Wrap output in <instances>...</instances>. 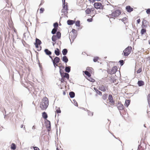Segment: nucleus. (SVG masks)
<instances>
[{
	"mask_svg": "<svg viewBox=\"0 0 150 150\" xmlns=\"http://www.w3.org/2000/svg\"><path fill=\"white\" fill-rule=\"evenodd\" d=\"M108 97V94H105L103 95L102 96V98L104 100H105Z\"/></svg>",
	"mask_w": 150,
	"mask_h": 150,
	"instance_id": "nucleus-37",
	"label": "nucleus"
},
{
	"mask_svg": "<svg viewBox=\"0 0 150 150\" xmlns=\"http://www.w3.org/2000/svg\"><path fill=\"white\" fill-rule=\"evenodd\" d=\"M60 79V81L61 83H63L64 82H66V83H67V81H65L66 80L65 78H64L63 77V78L62 77Z\"/></svg>",
	"mask_w": 150,
	"mask_h": 150,
	"instance_id": "nucleus-39",
	"label": "nucleus"
},
{
	"mask_svg": "<svg viewBox=\"0 0 150 150\" xmlns=\"http://www.w3.org/2000/svg\"><path fill=\"white\" fill-rule=\"evenodd\" d=\"M73 101L74 103V105L76 107H78V104L77 103L76 100L75 99H74L73 100Z\"/></svg>",
	"mask_w": 150,
	"mask_h": 150,
	"instance_id": "nucleus-48",
	"label": "nucleus"
},
{
	"mask_svg": "<svg viewBox=\"0 0 150 150\" xmlns=\"http://www.w3.org/2000/svg\"><path fill=\"white\" fill-rule=\"evenodd\" d=\"M146 30L145 28H142V29L141 32L142 34H143L144 33H146Z\"/></svg>",
	"mask_w": 150,
	"mask_h": 150,
	"instance_id": "nucleus-44",
	"label": "nucleus"
},
{
	"mask_svg": "<svg viewBox=\"0 0 150 150\" xmlns=\"http://www.w3.org/2000/svg\"><path fill=\"white\" fill-rule=\"evenodd\" d=\"M93 5L94 8L97 9H103L104 7L100 3H95Z\"/></svg>",
	"mask_w": 150,
	"mask_h": 150,
	"instance_id": "nucleus-7",
	"label": "nucleus"
},
{
	"mask_svg": "<svg viewBox=\"0 0 150 150\" xmlns=\"http://www.w3.org/2000/svg\"><path fill=\"white\" fill-rule=\"evenodd\" d=\"M35 45V47L36 48H38L39 47V45H38L37 44H34Z\"/></svg>",
	"mask_w": 150,
	"mask_h": 150,
	"instance_id": "nucleus-64",
	"label": "nucleus"
},
{
	"mask_svg": "<svg viewBox=\"0 0 150 150\" xmlns=\"http://www.w3.org/2000/svg\"><path fill=\"white\" fill-rule=\"evenodd\" d=\"M53 26L54 28L52 29L51 33L53 34H55L57 31L58 27V23L56 22L54 23Z\"/></svg>",
	"mask_w": 150,
	"mask_h": 150,
	"instance_id": "nucleus-8",
	"label": "nucleus"
},
{
	"mask_svg": "<svg viewBox=\"0 0 150 150\" xmlns=\"http://www.w3.org/2000/svg\"><path fill=\"white\" fill-rule=\"evenodd\" d=\"M121 13V11L120 10L117 9L112 12L111 14L108 15L107 16L109 18L115 19L116 18L118 17Z\"/></svg>",
	"mask_w": 150,
	"mask_h": 150,
	"instance_id": "nucleus-2",
	"label": "nucleus"
},
{
	"mask_svg": "<svg viewBox=\"0 0 150 150\" xmlns=\"http://www.w3.org/2000/svg\"><path fill=\"white\" fill-rule=\"evenodd\" d=\"M146 13L148 14H150V8L148 9L146 11Z\"/></svg>",
	"mask_w": 150,
	"mask_h": 150,
	"instance_id": "nucleus-56",
	"label": "nucleus"
},
{
	"mask_svg": "<svg viewBox=\"0 0 150 150\" xmlns=\"http://www.w3.org/2000/svg\"><path fill=\"white\" fill-rule=\"evenodd\" d=\"M93 89L95 91H96V93H97V94L99 95L100 96L102 95V92L100 91H99L97 88L94 87L93 88Z\"/></svg>",
	"mask_w": 150,
	"mask_h": 150,
	"instance_id": "nucleus-26",
	"label": "nucleus"
},
{
	"mask_svg": "<svg viewBox=\"0 0 150 150\" xmlns=\"http://www.w3.org/2000/svg\"><path fill=\"white\" fill-rule=\"evenodd\" d=\"M126 9L128 12H131L133 11V9L129 6H127L126 7Z\"/></svg>",
	"mask_w": 150,
	"mask_h": 150,
	"instance_id": "nucleus-15",
	"label": "nucleus"
},
{
	"mask_svg": "<svg viewBox=\"0 0 150 150\" xmlns=\"http://www.w3.org/2000/svg\"><path fill=\"white\" fill-rule=\"evenodd\" d=\"M99 59V57H95L93 59V61L95 62H96Z\"/></svg>",
	"mask_w": 150,
	"mask_h": 150,
	"instance_id": "nucleus-41",
	"label": "nucleus"
},
{
	"mask_svg": "<svg viewBox=\"0 0 150 150\" xmlns=\"http://www.w3.org/2000/svg\"><path fill=\"white\" fill-rule=\"evenodd\" d=\"M68 7V4L67 3L62 4V12L64 13L65 16H67V14Z\"/></svg>",
	"mask_w": 150,
	"mask_h": 150,
	"instance_id": "nucleus-4",
	"label": "nucleus"
},
{
	"mask_svg": "<svg viewBox=\"0 0 150 150\" xmlns=\"http://www.w3.org/2000/svg\"><path fill=\"white\" fill-rule=\"evenodd\" d=\"M42 116L44 119L47 120V118L48 117V115L46 112H44L42 113Z\"/></svg>",
	"mask_w": 150,
	"mask_h": 150,
	"instance_id": "nucleus-19",
	"label": "nucleus"
},
{
	"mask_svg": "<svg viewBox=\"0 0 150 150\" xmlns=\"http://www.w3.org/2000/svg\"><path fill=\"white\" fill-rule=\"evenodd\" d=\"M75 23V21L73 20H69L67 21V23L69 25H72Z\"/></svg>",
	"mask_w": 150,
	"mask_h": 150,
	"instance_id": "nucleus-31",
	"label": "nucleus"
},
{
	"mask_svg": "<svg viewBox=\"0 0 150 150\" xmlns=\"http://www.w3.org/2000/svg\"><path fill=\"white\" fill-rule=\"evenodd\" d=\"M59 73L60 75L61 76V77H63L64 78H67V79L69 80V81L70 82V80L69 79V75L68 73H65L64 72V71L62 70L61 69V67H59Z\"/></svg>",
	"mask_w": 150,
	"mask_h": 150,
	"instance_id": "nucleus-3",
	"label": "nucleus"
},
{
	"mask_svg": "<svg viewBox=\"0 0 150 150\" xmlns=\"http://www.w3.org/2000/svg\"><path fill=\"white\" fill-rule=\"evenodd\" d=\"M116 106L119 110L120 114H121V112L120 111L124 109L125 107L122 104L120 101H118Z\"/></svg>",
	"mask_w": 150,
	"mask_h": 150,
	"instance_id": "nucleus-6",
	"label": "nucleus"
},
{
	"mask_svg": "<svg viewBox=\"0 0 150 150\" xmlns=\"http://www.w3.org/2000/svg\"><path fill=\"white\" fill-rule=\"evenodd\" d=\"M119 20H121L125 24L126 23L128 22V19L126 17H124L122 19H120Z\"/></svg>",
	"mask_w": 150,
	"mask_h": 150,
	"instance_id": "nucleus-18",
	"label": "nucleus"
},
{
	"mask_svg": "<svg viewBox=\"0 0 150 150\" xmlns=\"http://www.w3.org/2000/svg\"><path fill=\"white\" fill-rule=\"evenodd\" d=\"M21 42H22V44H23V45L24 46L25 45V43H26L25 41L23 40H22Z\"/></svg>",
	"mask_w": 150,
	"mask_h": 150,
	"instance_id": "nucleus-61",
	"label": "nucleus"
},
{
	"mask_svg": "<svg viewBox=\"0 0 150 150\" xmlns=\"http://www.w3.org/2000/svg\"><path fill=\"white\" fill-rule=\"evenodd\" d=\"M117 101H116L115 102V101L113 100H112V102H110V103H111L110 104L111 105L116 106L117 104Z\"/></svg>",
	"mask_w": 150,
	"mask_h": 150,
	"instance_id": "nucleus-33",
	"label": "nucleus"
},
{
	"mask_svg": "<svg viewBox=\"0 0 150 150\" xmlns=\"http://www.w3.org/2000/svg\"><path fill=\"white\" fill-rule=\"evenodd\" d=\"M62 54L64 56H66L68 52V50L67 49H63L62 51Z\"/></svg>",
	"mask_w": 150,
	"mask_h": 150,
	"instance_id": "nucleus-27",
	"label": "nucleus"
},
{
	"mask_svg": "<svg viewBox=\"0 0 150 150\" xmlns=\"http://www.w3.org/2000/svg\"><path fill=\"white\" fill-rule=\"evenodd\" d=\"M54 53L57 56H58L60 54V51L58 48H56L54 50Z\"/></svg>",
	"mask_w": 150,
	"mask_h": 150,
	"instance_id": "nucleus-21",
	"label": "nucleus"
},
{
	"mask_svg": "<svg viewBox=\"0 0 150 150\" xmlns=\"http://www.w3.org/2000/svg\"><path fill=\"white\" fill-rule=\"evenodd\" d=\"M46 128H47V131L48 132H50L51 129V125H50V126H46Z\"/></svg>",
	"mask_w": 150,
	"mask_h": 150,
	"instance_id": "nucleus-46",
	"label": "nucleus"
},
{
	"mask_svg": "<svg viewBox=\"0 0 150 150\" xmlns=\"http://www.w3.org/2000/svg\"><path fill=\"white\" fill-rule=\"evenodd\" d=\"M49 56V57H50V58L51 59L52 61H52H53V60L54 59H53V57H54V55L53 56H51V55L50 56Z\"/></svg>",
	"mask_w": 150,
	"mask_h": 150,
	"instance_id": "nucleus-63",
	"label": "nucleus"
},
{
	"mask_svg": "<svg viewBox=\"0 0 150 150\" xmlns=\"http://www.w3.org/2000/svg\"><path fill=\"white\" fill-rule=\"evenodd\" d=\"M130 100H126L125 101V105L127 107H128L129 105L130 104Z\"/></svg>",
	"mask_w": 150,
	"mask_h": 150,
	"instance_id": "nucleus-23",
	"label": "nucleus"
},
{
	"mask_svg": "<svg viewBox=\"0 0 150 150\" xmlns=\"http://www.w3.org/2000/svg\"><path fill=\"white\" fill-rule=\"evenodd\" d=\"M111 69H108L107 71V72L108 74H110V75H112V72H111Z\"/></svg>",
	"mask_w": 150,
	"mask_h": 150,
	"instance_id": "nucleus-55",
	"label": "nucleus"
},
{
	"mask_svg": "<svg viewBox=\"0 0 150 150\" xmlns=\"http://www.w3.org/2000/svg\"><path fill=\"white\" fill-rule=\"evenodd\" d=\"M70 40V41L71 42V45L72 43L74 41L75 39L76 38H69Z\"/></svg>",
	"mask_w": 150,
	"mask_h": 150,
	"instance_id": "nucleus-47",
	"label": "nucleus"
},
{
	"mask_svg": "<svg viewBox=\"0 0 150 150\" xmlns=\"http://www.w3.org/2000/svg\"><path fill=\"white\" fill-rule=\"evenodd\" d=\"M16 74L18 77H21V75L18 71H17V73H16Z\"/></svg>",
	"mask_w": 150,
	"mask_h": 150,
	"instance_id": "nucleus-62",
	"label": "nucleus"
},
{
	"mask_svg": "<svg viewBox=\"0 0 150 150\" xmlns=\"http://www.w3.org/2000/svg\"><path fill=\"white\" fill-rule=\"evenodd\" d=\"M108 99L110 102H112V100H113L112 96L111 94H109L108 97Z\"/></svg>",
	"mask_w": 150,
	"mask_h": 150,
	"instance_id": "nucleus-29",
	"label": "nucleus"
},
{
	"mask_svg": "<svg viewBox=\"0 0 150 150\" xmlns=\"http://www.w3.org/2000/svg\"><path fill=\"white\" fill-rule=\"evenodd\" d=\"M76 25V26L79 27L80 26V21H77L75 23Z\"/></svg>",
	"mask_w": 150,
	"mask_h": 150,
	"instance_id": "nucleus-45",
	"label": "nucleus"
},
{
	"mask_svg": "<svg viewBox=\"0 0 150 150\" xmlns=\"http://www.w3.org/2000/svg\"><path fill=\"white\" fill-rule=\"evenodd\" d=\"M86 78L88 80L91 82H94L95 81V80L93 79V78L91 77V76L88 77Z\"/></svg>",
	"mask_w": 150,
	"mask_h": 150,
	"instance_id": "nucleus-34",
	"label": "nucleus"
},
{
	"mask_svg": "<svg viewBox=\"0 0 150 150\" xmlns=\"http://www.w3.org/2000/svg\"><path fill=\"white\" fill-rule=\"evenodd\" d=\"M106 87L103 85H102L99 87V89L100 91L104 92L106 90Z\"/></svg>",
	"mask_w": 150,
	"mask_h": 150,
	"instance_id": "nucleus-16",
	"label": "nucleus"
},
{
	"mask_svg": "<svg viewBox=\"0 0 150 150\" xmlns=\"http://www.w3.org/2000/svg\"><path fill=\"white\" fill-rule=\"evenodd\" d=\"M117 70V68L116 66H114L111 69V71L112 72V74L115 73Z\"/></svg>",
	"mask_w": 150,
	"mask_h": 150,
	"instance_id": "nucleus-12",
	"label": "nucleus"
},
{
	"mask_svg": "<svg viewBox=\"0 0 150 150\" xmlns=\"http://www.w3.org/2000/svg\"><path fill=\"white\" fill-rule=\"evenodd\" d=\"M93 69L91 67H87L86 68V70L88 71V72H90L91 74L92 73V70Z\"/></svg>",
	"mask_w": 150,
	"mask_h": 150,
	"instance_id": "nucleus-35",
	"label": "nucleus"
},
{
	"mask_svg": "<svg viewBox=\"0 0 150 150\" xmlns=\"http://www.w3.org/2000/svg\"><path fill=\"white\" fill-rule=\"evenodd\" d=\"M35 52H36V59L37 60H38V54H39V53L38 52H37V51H35Z\"/></svg>",
	"mask_w": 150,
	"mask_h": 150,
	"instance_id": "nucleus-57",
	"label": "nucleus"
},
{
	"mask_svg": "<svg viewBox=\"0 0 150 150\" xmlns=\"http://www.w3.org/2000/svg\"><path fill=\"white\" fill-rule=\"evenodd\" d=\"M45 124L46 127V126H50V125H51L50 122L47 119L46 120V121H45Z\"/></svg>",
	"mask_w": 150,
	"mask_h": 150,
	"instance_id": "nucleus-32",
	"label": "nucleus"
},
{
	"mask_svg": "<svg viewBox=\"0 0 150 150\" xmlns=\"http://www.w3.org/2000/svg\"><path fill=\"white\" fill-rule=\"evenodd\" d=\"M35 42H34V44H37L38 45H40L42 44L41 41L38 38H35Z\"/></svg>",
	"mask_w": 150,
	"mask_h": 150,
	"instance_id": "nucleus-17",
	"label": "nucleus"
},
{
	"mask_svg": "<svg viewBox=\"0 0 150 150\" xmlns=\"http://www.w3.org/2000/svg\"><path fill=\"white\" fill-rule=\"evenodd\" d=\"M53 64L55 68L54 69H55L56 68V67H58V64H57L54 63H54H53Z\"/></svg>",
	"mask_w": 150,
	"mask_h": 150,
	"instance_id": "nucleus-52",
	"label": "nucleus"
},
{
	"mask_svg": "<svg viewBox=\"0 0 150 150\" xmlns=\"http://www.w3.org/2000/svg\"><path fill=\"white\" fill-rule=\"evenodd\" d=\"M9 37L11 38H16L18 37V34L16 31L14 30V31L12 33H9Z\"/></svg>",
	"mask_w": 150,
	"mask_h": 150,
	"instance_id": "nucleus-9",
	"label": "nucleus"
},
{
	"mask_svg": "<svg viewBox=\"0 0 150 150\" xmlns=\"http://www.w3.org/2000/svg\"><path fill=\"white\" fill-rule=\"evenodd\" d=\"M95 10V8L93 7L91 8V9L89 8H87L85 11V12L87 14H90L91 11L93 12Z\"/></svg>",
	"mask_w": 150,
	"mask_h": 150,
	"instance_id": "nucleus-10",
	"label": "nucleus"
},
{
	"mask_svg": "<svg viewBox=\"0 0 150 150\" xmlns=\"http://www.w3.org/2000/svg\"><path fill=\"white\" fill-rule=\"evenodd\" d=\"M56 112L57 113H61V110H60L59 108H57V107H56Z\"/></svg>",
	"mask_w": 150,
	"mask_h": 150,
	"instance_id": "nucleus-36",
	"label": "nucleus"
},
{
	"mask_svg": "<svg viewBox=\"0 0 150 150\" xmlns=\"http://www.w3.org/2000/svg\"><path fill=\"white\" fill-rule=\"evenodd\" d=\"M121 66H122L124 64L125 62L123 60H119V62Z\"/></svg>",
	"mask_w": 150,
	"mask_h": 150,
	"instance_id": "nucleus-42",
	"label": "nucleus"
},
{
	"mask_svg": "<svg viewBox=\"0 0 150 150\" xmlns=\"http://www.w3.org/2000/svg\"><path fill=\"white\" fill-rule=\"evenodd\" d=\"M88 114V115L92 116L93 115V112H91L90 111L87 110Z\"/></svg>",
	"mask_w": 150,
	"mask_h": 150,
	"instance_id": "nucleus-43",
	"label": "nucleus"
},
{
	"mask_svg": "<svg viewBox=\"0 0 150 150\" xmlns=\"http://www.w3.org/2000/svg\"><path fill=\"white\" fill-rule=\"evenodd\" d=\"M49 105L48 99L46 97H44L40 104V106L42 110H45L47 108Z\"/></svg>",
	"mask_w": 150,
	"mask_h": 150,
	"instance_id": "nucleus-1",
	"label": "nucleus"
},
{
	"mask_svg": "<svg viewBox=\"0 0 150 150\" xmlns=\"http://www.w3.org/2000/svg\"><path fill=\"white\" fill-rule=\"evenodd\" d=\"M60 38H52V40L54 42H56V40H57L58 39H59Z\"/></svg>",
	"mask_w": 150,
	"mask_h": 150,
	"instance_id": "nucleus-49",
	"label": "nucleus"
},
{
	"mask_svg": "<svg viewBox=\"0 0 150 150\" xmlns=\"http://www.w3.org/2000/svg\"><path fill=\"white\" fill-rule=\"evenodd\" d=\"M137 84L139 86H141L144 85V83L143 81L139 80L138 81Z\"/></svg>",
	"mask_w": 150,
	"mask_h": 150,
	"instance_id": "nucleus-22",
	"label": "nucleus"
},
{
	"mask_svg": "<svg viewBox=\"0 0 150 150\" xmlns=\"http://www.w3.org/2000/svg\"><path fill=\"white\" fill-rule=\"evenodd\" d=\"M69 95L71 98H73L75 96V93L73 91H70L69 92Z\"/></svg>",
	"mask_w": 150,
	"mask_h": 150,
	"instance_id": "nucleus-25",
	"label": "nucleus"
},
{
	"mask_svg": "<svg viewBox=\"0 0 150 150\" xmlns=\"http://www.w3.org/2000/svg\"><path fill=\"white\" fill-rule=\"evenodd\" d=\"M142 71V68H139L137 71V74H139L140 72H141Z\"/></svg>",
	"mask_w": 150,
	"mask_h": 150,
	"instance_id": "nucleus-50",
	"label": "nucleus"
},
{
	"mask_svg": "<svg viewBox=\"0 0 150 150\" xmlns=\"http://www.w3.org/2000/svg\"><path fill=\"white\" fill-rule=\"evenodd\" d=\"M83 72L88 77H90L91 76V73L88 72V71H83Z\"/></svg>",
	"mask_w": 150,
	"mask_h": 150,
	"instance_id": "nucleus-30",
	"label": "nucleus"
},
{
	"mask_svg": "<svg viewBox=\"0 0 150 150\" xmlns=\"http://www.w3.org/2000/svg\"><path fill=\"white\" fill-rule=\"evenodd\" d=\"M144 149L142 147V146L140 145H139L138 146L137 150H144Z\"/></svg>",
	"mask_w": 150,
	"mask_h": 150,
	"instance_id": "nucleus-40",
	"label": "nucleus"
},
{
	"mask_svg": "<svg viewBox=\"0 0 150 150\" xmlns=\"http://www.w3.org/2000/svg\"><path fill=\"white\" fill-rule=\"evenodd\" d=\"M147 24H145L142 23V28H146L147 27Z\"/></svg>",
	"mask_w": 150,
	"mask_h": 150,
	"instance_id": "nucleus-53",
	"label": "nucleus"
},
{
	"mask_svg": "<svg viewBox=\"0 0 150 150\" xmlns=\"http://www.w3.org/2000/svg\"><path fill=\"white\" fill-rule=\"evenodd\" d=\"M45 10L43 8H41L40 9V13H43Z\"/></svg>",
	"mask_w": 150,
	"mask_h": 150,
	"instance_id": "nucleus-51",
	"label": "nucleus"
},
{
	"mask_svg": "<svg viewBox=\"0 0 150 150\" xmlns=\"http://www.w3.org/2000/svg\"><path fill=\"white\" fill-rule=\"evenodd\" d=\"M44 52L45 54L48 56H50L52 53V52L47 49H45L44 50Z\"/></svg>",
	"mask_w": 150,
	"mask_h": 150,
	"instance_id": "nucleus-13",
	"label": "nucleus"
},
{
	"mask_svg": "<svg viewBox=\"0 0 150 150\" xmlns=\"http://www.w3.org/2000/svg\"><path fill=\"white\" fill-rule=\"evenodd\" d=\"M33 149L34 150H40L39 148L37 146H34Z\"/></svg>",
	"mask_w": 150,
	"mask_h": 150,
	"instance_id": "nucleus-59",
	"label": "nucleus"
},
{
	"mask_svg": "<svg viewBox=\"0 0 150 150\" xmlns=\"http://www.w3.org/2000/svg\"><path fill=\"white\" fill-rule=\"evenodd\" d=\"M16 149V144L14 143H12L11 145V149L12 150H15Z\"/></svg>",
	"mask_w": 150,
	"mask_h": 150,
	"instance_id": "nucleus-28",
	"label": "nucleus"
},
{
	"mask_svg": "<svg viewBox=\"0 0 150 150\" xmlns=\"http://www.w3.org/2000/svg\"><path fill=\"white\" fill-rule=\"evenodd\" d=\"M110 80L113 83H115L116 82V80L113 78L112 76L110 77Z\"/></svg>",
	"mask_w": 150,
	"mask_h": 150,
	"instance_id": "nucleus-38",
	"label": "nucleus"
},
{
	"mask_svg": "<svg viewBox=\"0 0 150 150\" xmlns=\"http://www.w3.org/2000/svg\"><path fill=\"white\" fill-rule=\"evenodd\" d=\"M71 68L70 66L67 65L65 67V71L67 73H69L71 71Z\"/></svg>",
	"mask_w": 150,
	"mask_h": 150,
	"instance_id": "nucleus-14",
	"label": "nucleus"
},
{
	"mask_svg": "<svg viewBox=\"0 0 150 150\" xmlns=\"http://www.w3.org/2000/svg\"><path fill=\"white\" fill-rule=\"evenodd\" d=\"M132 50L131 46H128L123 51V55L125 57L127 56L131 53Z\"/></svg>",
	"mask_w": 150,
	"mask_h": 150,
	"instance_id": "nucleus-5",
	"label": "nucleus"
},
{
	"mask_svg": "<svg viewBox=\"0 0 150 150\" xmlns=\"http://www.w3.org/2000/svg\"><path fill=\"white\" fill-rule=\"evenodd\" d=\"M61 37V33L59 32H57L56 35H53L52 38H60Z\"/></svg>",
	"mask_w": 150,
	"mask_h": 150,
	"instance_id": "nucleus-20",
	"label": "nucleus"
},
{
	"mask_svg": "<svg viewBox=\"0 0 150 150\" xmlns=\"http://www.w3.org/2000/svg\"><path fill=\"white\" fill-rule=\"evenodd\" d=\"M62 61L65 63H67L68 61V59L66 56H64L62 58Z\"/></svg>",
	"mask_w": 150,
	"mask_h": 150,
	"instance_id": "nucleus-24",
	"label": "nucleus"
},
{
	"mask_svg": "<svg viewBox=\"0 0 150 150\" xmlns=\"http://www.w3.org/2000/svg\"><path fill=\"white\" fill-rule=\"evenodd\" d=\"M147 23V21L144 19H143V20L142 21V23H144L145 24H146Z\"/></svg>",
	"mask_w": 150,
	"mask_h": 150,
	"instance_id": "nucleus-58",
	"label": "nucleus"
},
{
	"mask_svg": "<svg viewBox=\"0 0 150 150\" xmlns=\"http://www.w3.org/2000/svg\"><path fill=\"white\" fill-rule=\"evenodd\" d=\"M38 64L39 67L40 69L41 70L42 69V66L41 65V64H40L39 59H38Z\"/></svg>",
	"mask_w": 150,
	"mask_h": 150,
	"instance_id": "nucleus-54",
	"label": "nucleus"
},
{
	"mask_svg": "<svg viewBox=\"0 0 150 150\" xmlns=\"http://www.w3.org/2000/svg\"><path fill=\"white\" fill-rule=\"evenodd\" d=\"M60 58L56 56L54 58L52 62V63H54H54L58 64L60 62Z\"/></svg>",
	"mask_w": 150,
	"mask_h": 150,
	"instance_id": "nucleus-11",
	"label": "nucleus"
},
{
	"mask_svg": "<svg viewBox=\"0 0 150 150\" xmlns=\"http://www.w3.org/2000/svg\"><path fill=\"white\" fill-rule=\"evenodd\" d=\"M93 19L92 18H88L87 19V21L89 22H91L92 21Z\"/></svg>",
	"mask_w": 150,
	"mask_h": 150,
	"instance_id": "nucleus-60",
	"label": "nucleus"
}]
</instances>
